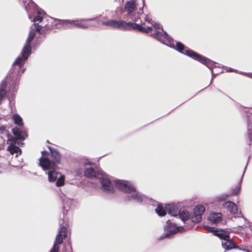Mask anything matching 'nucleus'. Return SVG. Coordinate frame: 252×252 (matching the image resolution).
<instances>
[{"label":"nucleus","instance_id":"f257e3e1","mask_svg":"<svg viewBox=\"0 0 252 252\" xmlns=\"http://www.w3.org/2000/svg\"><path fill=\"white\" fill-rule=\"evenodd\" d=\"M115 184L117 188L129 194L126 196V200L140 202L145 199V197L137 192L135 188L128 181L116 180L115 181Z\"/></svg>","mask_w":252,"mask_h":252},{"label":"nucleus","instance_id":"f03ea898","mask_svg":"<svg viewBox=\"0 0 252 252\" xmlns=\"http://www.w3.org/2000/svg\"><path fill=\"white\" fill-rule=\"evenodd\" d=\"M176 46L175 49L178 52L199 62L210 68H212L215 64V63L212 60L189 49L188 47H186L184 44L180 42H176Z\"/></svg>","mask_w":252,"mask_h":252},{"label":"nucleus","instance_id":"7ed1b4c3","mask_svg":"<svg viewBox=\"0 0 252 252\" xmlns=\"http://www.w3.org/2000/svg\"><path fill=\"white\" fill-rule=\"evenodd\" d=\"M142 6L138 8V3L135 0H129L126 2L124 9L126 12L127 17L134 22H139L143 15V7L144 6V0H141Z\"/></svg>","mask_w":252,"mask_h":252},{"label":"nucleus","instance_id":"20e7f679","mask_svg":"<svg viewBox=\"0 0 252 252\" xmlns=\"http://www.w3.org/2000/svg\"><path fill=\"white\" fill-rule=\"evenodd\" d=\"M12 132L15 136V138H11L7 140V143H9L10 145L7 147V150L9 151L11 154L14 153L17 154L16 156L18 154H20L21 151L20 148L18 147L13 145V143L15 142V140H24L28 136V134L26 131L24 130L20 129L19 128L15 127L12 129Z\"/></svg>","mask_w":252,"mask_h":252},{"label":"nucleus","instance_id":"39448f33","mask_svg":"<svg viewBox=\"0 0 252 252\" xmlns=\"http://www.w3.org/2000/svg\"><path fill=\"white\" fill-rule=\"evenodd\" d=\"M139 21L140 24L131 22V31H138L144 33H148L153 31V21L147 15L143 14Z\"/></svg>","mask_w":252,"mask_h":252},{"label":"nucleus","instance_id":"423d86ee","mask_svg":"<svg viewBox=\"0 0 252 252\" xmlns=\"http://www.w3.org/2000/svg\"><path fill=\"white\" fill-rule=\"evenodd\" d=\"M94 19H79L76 20H58L60 23L59 24L62 25L63 26L69 29H71L74 27L79 29H86L89 27L93 26V25L91 23Z\"/></svg>","mask_w":252,"mask_h":252},{"label":"nucleus","instance_id":"0eeeda50","mask_svg":"<svg viewBox=\"0 0 252 252\" xmlns=\"http://www.w3.org/2000/svg\"><path fill=\"white\" fill-rule=\"evenodd\" d=\"M22 57H19L15 61L13 64V66L10 71V75L14 77L16 75L15 80L13 81V87L15 88L19 85L20 81V76H21L20 70L25 63V61L28 59H25L24 57L22 55Z\"/></svg>","mask_w":252,"mask_h":252},{"label":"nucleus","instance_id":"6e6552de","mask_svg":"<svg viewBox=\"0 0 252 252\" xmlns=\"http://www.w3.org/2000/svg\"><path fill=\"white\" fill-rule=\"evenodd\" d=\"M102 25L121 30L131 31V22L122 20H110L103 22Z\"/></svg>","mask_w":252,"mask_h":252},{"label":"nucleus","instance_id":"1a4fd4ad","mask_svg":"<svg viewBox=\"0 0 252 252\" xmlns=\"http://www.w3.org/2000/svg\"><path fill=\"white\" fill-rule=\"evenodd\" d=\"M31 29L32 31H31L29 33L28 37L21 52V54L26 59H28L29 56L31 54L32 47L31 46V43L35 35V29L33 25L31 27Z\"/></svg>","mask_w":252,"mask_h":252},{"label":"nucleus","instance_id":"9d476101","mask_svg":"<svg viewBox=\"0 0 252 252\" xmlns=\"http://www.w3.org/2000/svg\"><path fill=\"white\" fill-rule=\"evenodd\" d=\"M48 179L49 182H56L57 187H60L64 185L65 182V176L60 174L54 169H51L47 172Z\"/></svg>","mask_w":252,"mask_h":252},{"label":"nucleus","instance_id":"9b49d317","mask_svg":"<svg viewBox=\"0 0 252 252\" xmlns=\"http://www.w3.org/2000/svg\"><path fill=\"white\" fill-rule=\"evenodd\" d=\"M153 36L154 38L164 44L171 47L174 46L173 39L165 32H164L163 29L160 31L155 30L153 34Z\"/></svg>","mask_w":252,"mask_h":252},{"label":"nucleus","instance_id":"f8f14e48","mask_svg":"<svg viewBox=\"0 0 252 252\" xmlns=\"http://www.w3.org/2000/svg\"><path fill=\"white\" fill-rule=\"evenodd\" d=\"M98 178L100 179L102 188L105 191L107 192H113L114 191V186L108 175H106L103 172H101Z\"/></svg>","mask_w":252,"mask_h":252},{"label":"nucleus","instance_id":"ddd939ff","mask_svg":"<svg viewBox=\"0 0 252 252\" xmlns=\"http://www.w3.org/2000/svg\"><path fill=\"white\" fill-rule=\"evenodd\" d=\"M67 232L66 227L61 225L59 234L57 235L55 242L54 243L53 249L50 252H58L59 247L58 244H61L63 240L65 238Z\"/></svg>","mask_w":252,"mask_h":252},{"label":"nucleus","instance_id":"4468645a","mask_svg":"<svg viewBox=\"0 0 252 252\" xmlns=\"http://www.w3.org/2000/svg\"><path fill=\"white\" fill-rule=\"evenodd\" d=\"M205 210L204 207L201 205L196 206L194 209L193 215L191 218V221L193 223L199 222L201 220Z\"/></svg>","mask_w":252,"mask_h":252},{"label":"nucleus","instance_id":"2eb2a0df","mask_svg":"<svg viewBox=\"0 0 252 252\" xmlns=\"http://www.w3.org/2000/svg\"><path fill=\"white\" fill-rule=\"evenodd\" d=\"M165 229L167 232L164 234V237H167L173 234L182 231L183 230V228L180 226H177L175 223H173L170 220H168L166 222Z\"/></svg>","mask_w":252,"mask_h":252},{"label":"nucleus","instance_id":"dca6fc26","mask_svg":"<svg viewBox=\"0 0 252 252\" xmlns=\"http://www.w3.org/2000/svg\"><path fill=\"white\" fill-rule=\"evenodd\" d=\"M33 26L35 31L41 35H45L53 29V25L48 24L43 25V23H42V25H39L38 23H34Z\"/></svg>","mask_w":252,"mask_h":252},{"label":"nucleus","instance_id":"f3484780","mask_svg":"<svg viewBox=\"0 0 252 252\" xmlns=\"http://www.w3.org/2000/svg\"><path fill=\"white\" fill-rule=\"evenodd\" d=\"M39 165L44 171L53 169L55 166L54 162L51 161L49 159L44 157L40 158Z\"/></svg>","mask_w":252,"mask_h":252},{"label":"nucleus","instance_id":"a211bd4d","mask_svg":"<svg viewBox=\"0 0 252 252\" xmlns=\"http://www.w3.org/2000/svg\"><path fill=\"white\" fill-rule=\"evenodd\" d=\"M223 206L227 208L228 210L232 214L238 213V208L236 205L232 202L227 201L223 203Z\"/></svg>","mask_w":252,"mask_h":252},{"label":"nucleus","instance_id":"6ab92c4d","mask_svg":"<svg viewBox=\"0 0 252 252\" xmlns=\"http://www.w3.org/2000/svg\"><path fill=\"white\" fill-rule=\"evenodd\" d=\"M165 209L168 214L172 216L176 217L179 213L178 209L172 204L166 205L165 206Z\"/></svg>","mask_w":252,"mask_h":252},{"label":"nucleus","instance_id":"aec40b11","mask_svg":"<svg viewBox=\"0 0 252 252\" xmlns=\"http://www.w3.org/2000/svg\"><path fill=\"white\" fill-rule=\"evenodd\" d=\"M101 172H102L101 171L99 173H96L93 168H89L86 169L84 171V175L88 178H93L94 177H97L98 178Z\"/></svg>","mask_w":252,"mask_h":252},{"label":"nucleus","instance_id":"412c9836","mask_svg":"<svg viewBox=\"0 0 252 252\" xmlns=\"http://www.w3.org/2000/svg\"><path fill=\"white\" fill-rule=\"evenodd\" d=\"M208 219L212 223H218L221 221V214L220 213H212L208 217Z\"/></svg>","mask_w":252,"mask_h":252},{"label":"nucleus","instance_id":"4be33fe9","mask_svg":"<svg viewBox=\"0 0 252 252\" xmlns=\"http://www.w3.org/2000/svg\"><path fill=\"white\" fill-rule=\"evenodd\" d=\"M215 235L223 240L229 239V232L223 229H217Z\"/></svg>","mask_w":252,"mask_h":252},{"label":"nucleus","instance_id":"5701e85b","mask_svg":"<svg viewBox=\"0 0 252 252\" xmlns=\"http://www.w3.org/2000/svg\"><path fill=\"white\" fill-rule=\"evenodd\" d=\"M7 84L5 80H3L1 81L0 88V104L1 103L2 100L5 97L6 94L5 89L7 87Z\"/></svg>","mask_w":252,"mask_h":252},{"label":"nucleus","instance_id":"b1692460","mask_svg":"<svg viewBox=\"0 0 252 252\" xmlns=\"http://www.w3.org/2000/svg\"><path fill=\"white\" fill-rule=\"evenodd\" d=\"M222 246L225 250H229L234 248V244L230 241V238L224 240L222 242Z\"/></svg>","mask_w":252,"mask_h":252},{"label":"nucleus","instance_id":"393cba45","mask_svg":"<svg viewBox=\"0 0 252 252\" xmlns=\"http://www.w3.org/2000/svg\"><path fill=\"white\" fill-rule=\"evenodd\" d=\"M180 219L184 221L185 222L190 218V215L189 213L187 211H183L178 214Z\"/></svg>","mask_w":252,"mask_h":252},{"label":"nucleus","instance_id":"a878e982","mask_svg":"<svg viewBox=\"0 0 252 252\" xmlns=\"http://www.w3.org/2000/svg\"><path fill=\"white\" fill-rule=\"evenodd\" d=\"M51 153L52 155V157L54 158L55 162L56 163H60L61 159V156L59 153L55 149L51 150Z\"/></svg>","mask_w":252,"mask_h":252},{"label":"nucleus","instance_id":"bb28decb","mask_svg":"<svg viewBox=\"0 0 252 252\" xmlns=\"http://www.w3.org/2000/svg\"><path fill=\"white\" fill-rule=\"evenodd\" d=\"M156 213L160 216H164L166 213L165 207L164 208L161 205H158L156 209Z\"/></svg>","mask_w":252,"mask_h":252},{"label":"nucleus","instance_id":"cd10ccee","mask_svg":"<svg viewBox=\"0 0 252 252\" xmlns=\"http://www.w3.org/2000/svg\"><path fill=\"white\" fill-rule=\"evenodd\" d=\"M13 120L15 124L17 126H23V123L22 118L18 114H15L13 116Z\"/></svg>","mask_w":252,"mask_h":252},{"label":"nucleus","instance_id":"c85d7f7f","mask_svg":"<svg viewBox=\"0 0 252 252\" xmlns=\"http://www.w3.org/2000/svg\"><path fill=\"white\" fill-rule=\"evenodd\" d=\"M203 227L205 229H206L208 231H209V232L214 233V235L215 234V231H217V229H216L215 227H211V226H208V225H204L203 226Z\"/></svg>","mask_w":252,"mask_h":252},{"label":"nucleus","instance_id":"c756f323","mask_svg":"<svg viewBox=\"0 0 252 252\" xmlns=\"http://www.w3.org/2000/svg\"><path fill=\"white\" fill-rule=\"evenodd\" d=\"M43 18L39 15L35 16L33 20L34 23H36V22H38L39 23H41L42 22H43Z\"/></svg>","mask_w":252,"mask_h":252},{"label":"nucleus","instance_id":"7c9ffc66","mask_svg":"<svg viewBox=\"0 0 252 252\" xmlns=\"http://www.w3.org/2000/svg\"><path fill=\"white\" fill-rule=\"evenodd\" d=\"M153 28L157 31H160L163 29L162 26L158 24H155L154 25H153Z\"/></svg>","mask_w":252,"mask_h":252},{"label":"nucleus","instance_id":"2f4dec72","mask_svg":"<svg viewBox=\"0 0 252 252\" xmlns=\"http://www.w3.org/2000/svg\"><path fill=\"white\" fill-rule=\"evenodd\" d=\"M92 162H90L87 159H86L84 161H82L81 163V165L85 166L88 164H91Z\"/></svg>","mask_w":252,"mask_h":252},{"label":"nucleus","instance_id":"473e14b6","mask_svg":"<svg viewBox=\"0 0 252 252\" xmlns=\"http://www.w3.org/2000/svg\"><path fill=\"white\" fill-rule=\"evenodd\" d=\"M240 187H238L234 190L233 192L234 194H237L240 191Z\"/></svg>","mask_w":252,"mask_h":252},{"label":"nucleus","instance_id":"72a5a7b5","mask_svg":"<svg viewBox=\"0 0 252 252\" xmlns=\"http://www.w3.org/2000/svg\"><path fill=\"white\" fill-rule=\"evenodd\" d=\"M250 122H251L250 120H249V123H248V128L249 131H250V130L252 129V125H251Z\"/></svg>","mask_w":252,"mask_h":252},{"label":"nucleus","instance_id":"f704fd0d","mask_svg":"<svg viewBox=\"0 0 252 252\" xmlns=\"http://www.w3.org/2000/svg\"><path fill=\"white\" fill-rule=\"evenodd\" d=\"M66 249H67L68 252H71V246L69 244H68L67 246H65Z\"/></svg>","mask_w":252,"mask_h":252},{"label":"nucleus","instance_id":"c9c22d12","mask_svg":"<svg viewBox=\"0 0 252 252\" xmlns=\"http://www.w3.org/2000/svg\"><path fill=\"white\" fill-rule=\"evenodd\" d=\"M76 174H77L78 175H81V174H82V171H81V170H79V171H77V170H76Z\"/></svg>","mask_w":252,"mask_h":252},{"label":"nucleus","instance_id":"e433bc0d","mask_svg":"<svg viewBox=\"0 0 252 252\" xmlns=\"http://www.w3.org/2000/svg\"><path fill=\"white\" fill-rule=\"evenodd\" d=\"M46 153H47V152H46V151H42V155H43V156H44V154H45Z\"/></svg>","mask_w":252,"mask_h":252},{"label":"nucleus","instance_id":"4c0bfd02","mask_svg":"<svg viewBox=\"0 0 252 252\" xmlns=\"http://www.w3.org/2000/svg\"><path fill=\"white\" fill-rule=\"evenodd\" d=\"M227 197V196H225V198H226Z\"/></svg>","mask_w":252,"mask_h":252}]
</instances>
